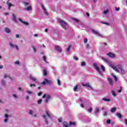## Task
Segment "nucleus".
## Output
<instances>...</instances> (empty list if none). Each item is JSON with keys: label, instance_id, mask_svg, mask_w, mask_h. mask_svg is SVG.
I'll list each match as a JSON object with an SVG mask.
<instances>
[{"label": "nucleus", "instance_id": "f3484780", "mask_svg": "<svg viewBox=\"0 0 127 127\" xmlns=\"http://www.w3.org/2000/svg\"><path fill=\"white\" fill-rule=\"evenodd\" d=\"M5 120L4 121V123H7V121H8V115H7V114H5Z\"/></svg>", "mask_w": 127, "mask_h": 127}, {"label": "nucleus", "instance_id": "cd10ccee", "mask_svg": "<svg viewBox=\"0 0 127 127\" xmlns=\"http://www.w3.org/2000/svg\"><path fill=\"white\" fill-rule=\"evenodd\" d=\"M112 77H113L115 81H117V76L113 74L111 75Z\"/></svg>", "mask_w": 127, "mask_h": 127}, {"label": "nucleus", "instance_id": "c756f323", "mask_svg": "<svg viewBox=\"0 0 127 127\" xmlns=\"http://www.w3.org/2000/svg\"><path fill=\"white\" fill-rule=\"evenodd\" d=\"M101 69L102 70V71L105 72V71L106 70L105 68V66L104 65H101Z\"/></svg>", "mask_w": 127, "mask_h": 127}, {"label": "nucleus", "instance_id": "b1692460", "mask_svg": "<svg viewBox=\"0 0 127 127\" xmlns=\"http://www.w3.org/2000/svg\"><path fill=\"white\" fill-rule=\"evenodd\" d=\"M11 6H14L13 4H11V3H8V9H10V7H11Z\"/></svg>", "mask_w": 127, "mask_h": 127}, {"label": "nucleus", "instance_id": "bb28decb", "mask_svg": "<svg viewBox=\"0 0 127 127\" xmlns=\"http://www.w3.org/2000/svg\"><path fill=\"white\" fill-rule=\"evenodd\" d=\"M116 111H117V109L116 108H113L111 110V113H115V112H116Z\"/></svg>", "mask_w": 127, "mask_h": 127}, {"label": "nucleus", "instance_id": "09e8293b", "mask_svg": "<svg viewBox=\"0 0 127 127\" xmlns=\"http://www.w3.org/2000/svg\"><path fill=\"white\" fill-rule=\"evenodd\" d=\"M107 124H111V120H108L107 121Z\"/></svg>", "mask_w": 127, "mask_h": 127}, {"label": "nucleus", "instance_id": "338daca9", "mask_svg": "<svg viewBox=\"0 0 127 127\" xmlns=\"http://www.w3.org/2000/svg\"><path fill=\"white\" fill-rule=\"evenodd\" d=\"M104 24H106V25H110V24H109V23H105Z\"/></svg>", "mask_w": 127, "mask_h": 127}, {"label": "nucleus", "instance_id": "de8ad7c7", "mask_svg": "<svg viewBox=\"0 0 127 127\" xmlns=\"http://www.w3.org/2000/svg\"><path fill=\"white\" fill-rule=\"evenodd\" d=\"M58 85H59V86H60V85H61L60 80H59V79L58 80Z\"/></svg>", "mask_w": 127, "mask_h": 127}, {"label": "nucleus", "instance_id": "a19ab883", "mask_svg": "<svg viewBox=\"0 0 127 127\" xmlns=\"http://www.w3.org/2000/svg\"><path fill=\"white\" fill-rule=\"evenodd\" d=\"M13 97L15 98V99H17V96L15 94H13Z\"/></svg>", "mask_w": 127, "mask_h": 127}, {"label": "nucleus", "instance_id": "864d4df0", "mask_svg": "<svg viewBox=\"0 0 127 127\" xmlns=\"http://www.w3.org/2000/svg\"><path fill=\"white\" fill-rule=\"evenodd\" d=\"M74 60H76V61H78V58H77V57H74Z\"/></svg>", "mask_w": 127, "mask_h": 127}, {"label": "nucleus", "instance_id": "58836bf2", "mask_svg": "<svg viewBox=\"0 0 127 127\" xmlns=\"http://www.w3.org/2000/svg\"><path fill=\"white\" fill-rule=\"evenodd\" d=\"M43 60L44 61H45V62H46V57L45 56L43 57Z\"/></svg>", "mask_w": 127, "mask_h": 127}, {"label": "nucleus", "instance_id": "13d9d810", "mask_svg": "<svg viewBox=\"0 0 127 127\" xmlns=\"http://www.w3.org/2000/svg\"><path fill=\"white\" fill-rule=\"evenodd\" d=\"M16 38H19V35H16Z\"/></svg>", "mask_w": 127, "mask_h": 127}, {"label": "nucleus", "instance_id": "4468645a", "mask_svg": "<svg viewBox=\"0 0 127 127\" xmlns=\"http://www.w3.org/2000/svg\"><path fill=\"white\" fill-rule=\"evenodd\" d=\"M107 55L109 57H110V58H115V54L112 53H109Z\"/></svg>", "mask_w": 127, "mask_h": 127}, {"label": "nucleus", "instance_id": "1a4fd4ad", "mask_svg": "<svg viewBox=\"0 0 127 127\" xmlns=\"http://www.w3.org/2000/svg\"><path fill=\"white\" fill-rule=\"evenodd\" d=\"M82 85L83 86V87H86V88H90L91 89H92L91 85H90V84L89 83H82Z\"/></svg>", "mask_w": 127, "mask_h": 127}, {"label": "nucleus", "instance_id": "680f3d73", "mask_svg": "<svg viewBox=\"0 0 127 127\" xmlns=\"http://www.w3.org/2000/svg\"><path fill=\"white\" fill-rule=\"evenodd\" d=\"M86 15H87V16H90V14L89 13H86Z\"/></svg>", "mask_w": 127, "mask_h": 127}, {"label": "nucleus", "instance_id": "a211bd4d", "mask_svg": "<svg viewBox=\"0 0 127 127\" xmlns=\"http://www.w3.org/2000/svg\"><path fill=\"white\" fill-rule=\"evenodd\" d=\"M108 81L109 83L110 84V85H111V86H113V80H112V79H111V78L108 77Z\"/></svg>", "mask_w": 127, "mask_h": 127}, {"label": "nucleus", "instance_id": "ea45409f", "mask_svg": "<svg viewBox=\"0 0 127 127\" xmlns=\"http://www.w3.org/2000/svg\"><path fill=\"white\" fill-rule=\"evenodd\" d=\"M29 114H30V115H32V114H33V111H32V110H30L29 111Z\"/></svg>", "mask_w": 127, "mask_h": 127}, {"label": "nucleus", "instance_id": "c85d7f7f", "mask_svg": "<svg viewBox=\"0 0 127 127\" xmlns=\"http://www.w3.org/2000/svg\"><path fill=\"white\" fill-rule=\"evenodd\" d=\"M99 111H100V110L99 109V108L97 107L95 108V113H99Z\"/></svg>", "mask_w": 127, "mask_h": 127}, {"label": "nucleus", "instance_id": "79ce46f5", "mask_svg": "<svg viewBox=\"0 0 127 127\" xmlns=\"http://www.w3.org/2000/svg\"><path fill=\"white\" fill-rule=\"evenodd\" d=\"M122 90H123V87H120V90L118 91V92L119 93H121Z\"/></svg>", "mask_w": 127, "mask_h": 127}, {"label": "nucleus", "instance_id": "8fccbe9b", "mask_svg": "<svg viewBox=\"0 0 127 127\" xmlns=\"http://www.w3.org/2000/svg\"><path fill=\"white\" fill-rule=\"evenodd\" d=\"M84 43H87L88 42V40L87 39H85L84 40Z\"/></svg>", "mask_w": 127, "mask_h": 127}, {"label": "nucleus", "instance_id": "20e7f679", "mask_svg": "<svg viewBox=\"0 0 127 127\" xmlns=\"http://www.w3.org/2000/svg\"><path fill=\"white\" fill-rule=\"evenodd\" d=\"M58 21L59 22H60V23H61L62 27H63V28H64V29H66V27L68 25L67 23L65 22L64 21L62 20V19H59L58 20Z\"/></svg>", "mask_w": 127, "mask_h": 127}, {"label": "nucleus", "instance_id": "7ed1b4c3", "mask_svg": "<svg viewBox=\"0 0 127 127\" xmlns=\"http://www.w3.org/2000/svg\"><path fill=\"white\" fill-rule=\"evenodd\" d=\"M93 66L94 68L96 70V71L99 73V74L101 76H103V73H102V71H101V70H100V67H99V66L98 65V64L96 63L93 64Z\"/></svg>", "mask_w": 127, "mask_h": 127}, {"label": "nucleus", "instance_id": "6e6552de", "mask_svg": "<svg viewBox=\"0 0 127 127\" xmlns=\"http://www.w3.org/2000/svg\"><path fill=\"white\" fill-rule=\"evenodd\" d=\"M92 32H93V33H94V34H96V35H97V36H99V37H103L104 36L102 34H101L99 31L94 30V29H92L91 30Z\"/></svg>", "mask_w": 127, "mask_h": 127}, {"label": "nucleus", "instance_id": "5fc2aeb1", "mask_svg": "<svg viewBox=\"0 0 127 127\" xmlns=\"http://www.w3.org/2000/svg\"><path fill=\"white\" fill-rule=\"evenodd\" d=\"M42 95V92H40L38 94V96H41Z\"/></svg>", "mask_w": 127, "mask_h": 127}, {"label": "nucleus", "instance_id": "6ab92c4d", "mask_svg": "<svg viewBox=\"0 0 127 127\" xmlns=\"http://www.w3.org/2000/svg\"><path fill=\"white\" fill-rule=\"evenodd\" d=\"M11 19H12V20H14L15 22H16V17L15 16V15H14V14H12Z\"/></svg>", "mask_w": 127, "mask_h": 127}, {"label": "nucleus", "instance_id": "473e14b6", "mask_svg": "<svg viewBox=\"0 0 127 127\" xmlns=\"http://www.w3.org/2000/svg\"><path fill=\"white\" fill-rule=\"evenodd\" d=\"M78 89V85L75 86L73 88V91L74 92H76L77 91V89Z\"/></svg>", "mask_w": 127, "mask_h": 127}, {"label": "nucleus", "instance_id": "052dcab7", "mask_svg": "<svg viewBox=\"0 0 127 127\" xmlns=\"http://www.w3.org/2000/svg\"><path fill=\"white\" fill-rule=\"evenodd\" d=\"M34 37H37V36H38V35H37V34H36L34 35Z\"/></svg>", "mask_w": 127, "mask_h": 127}, {"label": "nucleus", "instance_id": "c03bdc74", "mask_svg": "<svg viewBox=\"0 0 127 127\" xmlns=\"http://www.w3.org/2000/svg\"><path fill=\"white\" fill-rule=\"evenodd\" d=\"M32 47L34 52H36V49H35V47H34V46H32Z\"/></svg>", "mask_w": 127, "mask_h": 127}, {"label": "nucleus", "instance_id": "ddd939ff", "mask_svg": "<svg viewBox=\"0 0 127 127\" xmlns=\"http://www.w3.org/2000/svg\"><path fill=\"white\" fill-rule=\"evenodd\" d=\"M41 6L45 14H46V15H48V12H47L46 11V9H45V7H44V5H42Z\"/></svg>", "mask_w": 127, "mask_h": 127}, {"label": "nucleus", "instance_id": "a18cd8bd", "mask_svg": "<svg viewBox=\"0 0 127 127\" xmlns=\"http://www.w3.org/2000/svg\"><path fill=\"white\" fill-rule=\"evenodd\" d=\"M115 9L117 11H119V10H120V8L116 7Z\"/></svg>", "mask_w": 127, "mask_h": 127}, {"label": "nucleus", "instance_id": "c9c22d12", "mask_svg": "<svg viewBox=\"0 0 127 127\" xmlns=\"http://www.w3.org/2000/svg\"><path fill=\"white\" fill-rule=\"evenodd\" d=\"M108 12H109V10H106L104 11L103 14H107V13H108Z\"/></svg>", "mask_w": 127, "mask_h": 127}, {"label": "nucleus", "instance_id": "0eeeda50", "mask_svg": "<svg viewBox=\"0 0 127 127\" xmlns=\"http://www.w3.org/2000/svg\"><path fill=\"white\" fill-rule=\"evenodd\" d=\"M9 45L11 47V48L16 49V50H19V48L18 47V46L12 44V43H9Z\"/></svg>", "mask_w": 127, "mask_h": 127}, {"label": "nucleus", "instance_id": "4be33fe9", "mask_svg": "<svg viewBox=\"0 0 127 127\" xmlns=\"http://www.w3.org/2000/svg\"><path fill=\"white\" fill-rule=\"evenodd\" d=\"M116 116L118 117V118H119V119L122 118V114H121L119 113H116Z\"/></svg>", "mask_w": 127, "mask_h": 127}, {"label": "nucleus", "instance_id": "603ef678", "mask_svg": "<svg viewBox=\"0 0 127 127\" xmlns=\"http://www.w3.org/2000/svg\"><path fill=\"white\" fill-rule=\"evenodd\" d=\"M32 86H33V87H35V84H30V87H32Z\"/></svg>", "mask_w": 127, "mask_h": 127}, {"label": "nucleus", "instance_id": "39448f33", "mask_svg": "<svg viewBox=\"0 0 127 127\" xmlns=\"http://www.w3.org/2000/svg\"><path fill=\"white\" fill-rule=\"evenodd\" d=\"M46 98L45 102L46 103H48L50 100H51L52 98L50 95L48 94H45L43 96V98L44 99Z\"/></svg>", "mask_w": 127, "mask_h": 127}, {"label": "nucleus", "instance_id": "2eb2a0df", "mask_svg": "<svg viewBox=\"0 0 127 127\" xmlns=\"http://www.w3.org/2000/svg\"><path fill=\"white\" fill-rule=\"evenodd\" d=\"M3 77L4 79H6V78H9L11 80H12L11 78H10V76H9V74L7 73H5L4 74Z\"/></svg>", "mask_w": 127, "mask_h": 127}, {"label": "nucleus", "instance_id": "e433bc0d", "mask_svg": "<svg viewBox=\"0 0 127 127\" xmlns=\"http://www.w3.org/2000/svg\"><path fill=\"white\" fill-rule=\"evenodd\" d=\"M81 66H85L86 65V63H85V62H82L81 63Z\"/></svg>", "mask_w": 127, "mask_h": 127}, {"label": "nucleus", "instance_id": "72a5a7b5", "mask_svg": "<svg viewBox=\"0 0 127 127\" xmlns=\"http://www.w3.org/2000/svg\"><path fill=\"white\" fill-rule=\"evenodd\" d=\"M41 103H42V99H39L38 100V104L39 105H40V104H41Z\"/></svg>", "mask_w": 127, "mask_h": 127}, {"label": "nucleus", "instance_id": "a878e982", "mask_svg": "<svg viewBox=\"0 0 127 127\" xmlns=\"http://www.w3.org/2000/svg\"><path fill=\"white\" fill-rule=\"evenodd\" d=\"M26 92V93H27V94H28L29 95H32V94H33V92H32V91H29V90H27Z\"/></svg>", "mask_w": 127, "mask_h": 127}, {"label": "nucleus", "instance_id": "f257e3e1", "mask_svg": "<svg viewBox=\"0 0 127 127\" xmlns=\"http://www.w3.org/2000/svg\"><path fill=\"white\" fill-rule=\"evenodd\" d=\"M102 60H103V61H105L107 63H108L109 65L112 68L113 70H115L116 72H118V73H121L122 75H124V74L126 73V70L124 69L123 68V66L121 64H119L117 66L114 65L112 63L109 62L108 61V59L106 58H104L103 57L101 58Z\"/></svg>", "mask_w": 127, "mask_h": 127}, {"label": "nucleus", "instance_id": "393cba45", "mask_svg": "<svg viewBox=\"0 0 127 127\" xmlns=\"http://www.w3.org/2000/svg\"><path fill=\"white\" fill-rule=\"evenodd\" d=\"M1 84L2 86H5V81L3 79H2L1 80Z\"/></svg>", "mask_w": 127, "mask_h": 127}, {"label": "nucleus", "instance_id": "49530a36", "mask_svg": "<svg viewBox=\"0 0 127 127\" xmlns=\"http://www.w3.org/2000/svg\"><path fill=\"white\" fill-rule=\"evenodd\" d=\"M59 123L62 122V118H59L58 120Z\"/></svg>", "mask_w": 127, "mask_h": 127}, {"label": "nucleus", "instance_id": "7c9ffc66", "mask_svg": "<svg viewBox=\"0 0 127 127\" xmlns=\"http://www.w3.org/2000/svg\"><path fill=\"white\" fill-rule=\"evenodd\" d=\"M43 74L44 76H46L47 75V71H46V70L44 69Z\"/></svg>", "mask_w": 127, "mask_h": 127}, {"label": "nucleus", "instance_id": "dca6fc26", "mask_svg": "<svg viewBox=\"0 0 127 127\" xmlns=\"http://www.w3.org/2000/svg\"><path fill=\"white\" fill-rule=\"evenodd\" d=\"M18 20L19 21H20V22H22V23H23V24L25 25H28V23L27 22H24L21 19H18Z\"/></svg>", "mask_w": 127, "mask_h": 127}, {"label": "nucleus", "instance_id": "5701e85b", "mask_svg": "<svg viewBox=\"0 0 127 127\" xmlns=\"http://www.w3.org/2000/svg\"><path fill=\"white\" fill-rule=\"evenodd\" d=\"M26 10L30 11L32 10L31 6H29L25 8Z\"/></svg>", "mask_w": 127, "mask_h": 127}, {"label": "nucleus", "instance_id": "37998d69", "mask_svg": "<svg viewBox=\"0 0 127 127\" xmlns=\"http://www.w3.org/2000/svg\"><path fill=\"white\" fill-rule=\"evenodd\" d=\"M15 64H17V65L19 64V61H17L16 62H15Z\"/></svg>", "mask_w": 127, "mask_h": 127}, {"label": "nucleus", "instance_id": "69168bd1", "mask_svg": "<svg viewBox=\"0 0 127 127\" xmlns=\"http://www.w3.org/2000/svg\"><path fill=\"white\" fill-rule=\"evenodd\" d=\"M9 13L8 12L5 13V15H8Z\"/></svg>", "mask_w": 127, "mask_h": 127}, {"label": "nucleus", "instance_id": "774afa93", "mask_svg": "<svg viewBox=\"0 0 127 127\" xmlns=\"http://www.w3.org/2000/svg\"><path fill=\"white\" fill-rule=\"evenodd\" d=\"M45 31L46 32H47V31H48V29H46L45 30Z\"/></svg>", "mask_w": 127, "mask_h": 127}, {"label": "nucleus", "instance_id": "f03ea898", "mask_svg": "<svg viewBox=\"0 0 127 127\" xmlns=\"http://www.w3.org/2000/svg\"><path fill=\"white\" fill-rule=\"evenodd\" d=\"M44 122L46 123V125H48V120L51 119V117L50 116V112L48 110L46 111V115L44 114L42 116Z\"/></svg>", "mask_w": 127, "mask_h": 127}, {"label": "nucleus", "instance_id": "412c9836", "mask_svg": "<svg viewBox=\"0 0 127 127\" xmlns=\"http://www.w3.org/2000/svg\"><path fill=\"white\" fill-rule=\"evenodd\" d=\"M102 100L103 101H104V102H110V101H111L110 99H107L106 98H103Z\"/></svg>", "mask_w": 127, "mask_h": 127}, {"label": "nucleus", "instance_id": "9d476101", "mask_svg": "<svg viewBox=\"0 0 127 127\" xmlns=\"http://www.w3.org/2000/svg\"><path fill=\"white\" fill-rule=\"evenodd\" d=\"M30 78L31 80H32L33 81L35 82V83H38V81H37V78H35V77H34L32 75H31V76H30Z\"/></svg>", "mask_w": 127, "mask_h": 127}, {"label": "nucleus", "instance_id": "4c0bfd02", "mask_svg": "<svg viewBox=\"0 0 127 127\" xmlns=\"http://www.w3.org/2000/svg\"><path fill=\"white\" fill-rule=\"evenodd\" d=\"M70 48H71V46H69L68 48L66 49L67 52H69V51H70Z\"/></svg>", "mask_w": 127, "mask_h": 127}, {"label": "nucleus", "instance_id": "9b49d317", "mask_svg": "<svg viewBox=\"0 0 127 127\" xmlns=\"http://www.w3.org/2000/svg\"><path fill=\"white\" fill-rule=\"evenodd\" d=\"M50 80L45 79V81L42 82V85H45L46 84H50Z\"/></svg>", "mask_w": 127, "mask_h": 127}, {"label": "nucleus", "instance_id": "bf43d9fd", "mask_svg": "<svg viewBox=\"0 0 127 127\" xmlns=\"http://www.w3.org/2000/svg\"><path fill=\"white\" fill-rule=\"evenodd\" d=\"M26 100L29 99V96H27L26 97Z\"/></svg>", "mask_w": 127, "mask_h": 127}, {"label": "nucleus", "instance_id": "f704fd0d", "mask_svg": "<svg viewBox=\"0 0 127 127\" xmlns=\"http://www.w3.org/2000/svg\"><path fill=\"white\" fill-rule=\"evenodd\" d=\"M112 94L113 97H116V92L114 91H112Z\"/></svg>", "mask_w": 127, "mask_h": 127}, {"label": "nucleus", "instance_id": "f8f14e48", "mask_svg": "<svg viewBox=\"0 0 127 127\" xmlns=\"http://www.w3.org/2000/svg\"><path fill=\"white\" fill-rule=\"evenodd\" d=\"M55 48L56 50H57L58 52H59V53L62 52V50H61V48H60L59 46H56Z\"/></svg>", "mask_w": 127, "mask_h": 127}, {"label": "nucleus", "instance_id": "423d86ee", "mask_svg": "<svg viewBox=\"0 0 127 127\" xmlns=\"http://www.w3.org/2000/svg\"><path fill=\"white\" fill-rule=\"evenodd\" d=\"M75 125H76V123L74 122H70L69 125H68V124L66 123V122L63 123V126L64 127H70V126H75Z\"/></svg>", "mask_w": 127, "mask_h": 127}, {"label": "nucleus", "instance_id": "e2e57ef3", "mask_svg": "<svg viewBox=\"0 0 127 127\" xmlns=\"http://www.w3.org/2000/svg\"><path fill=\"white\" fill-rule=\"evenodd\" d=\"M2 68H3V66L0 65V69H2Z\"/></svg>", "mask_w": 127, "mask_h": 127}, {"label": "nucleus", "instance_id": "6e6d98bb", "mask_svg": "<svg viewBox=\"0 0 127 127\" xmlns=\"http://www.w3.org/2000/svg\"><path fill=\"white\" fill-rule=\"evenodd\" d=\"M24 4L25 5H28V3H27V2H24Z\"/></svg>", "mask_w": 127, "mask_h": 127}, {"label": "nucleus", "instance_id": "2f4dec72", "mask_svg": "<svg viewBox=\"0 0 127 127\" xmlns=\"http://www.w3.org/2000/svg\"><path fill=\"white\" fill-rule=\"evenodd\" d=\"M92 111H93V108H92L91 107L89 108L88 109V113H91Z\"/></svg>", "mask_w": 127, "mask_h": 127}, {"label": "nucleus", "instance_id": "3c124183", "mask_svg": "<svg viewBox=\"0 0 127 127\" xmlns=\"http://www.w3.org/2000/svg\"><path fill=\"white\" fill-rule=\"evenodd\" d=\"M107 112H104V113H103V116H107Z\"/></svg>", "mask_w": 127, "mask_h": 127}, {"label": "nucleus", "instance_id": "aec40b11", "mask_svg": "<svg viewBox=\"0 0 127 127\" xmlns=\"http://www.w3.org/2000/svg\"><path fill=\"white\" fill-rule=\"evenodd\" d=\"M4 30L6 33H9L10 32V30L8 28H5Z\"/></svg>", "mask_w": 127, "mask_h": 127}, {"label": "nucleus", "instance_id": "0e129e2a", "mask_svg": "<svg viewBox=\"0 0 127 127\" xmlns=\"http://www.w3.org/2000/svg\"><path fill=\"white\" fill-rule=\"evenodd\" d=\"M80 107H81V108H83V107H84V105H83V104H80Z\"/></svg>", "mask_w": 127, "mask_h": 127}, {"label": "nucleus", "instance_id": "4d7b16f0", "mask_svg": "<svg viewBox=\"0 0 127 127\" xmlns=\"http://www.w3.org/2000/svg\"><path fill=\"white\" fill-rule=\"evenodd\" d=\"M73 20L74 21H76V22H78L79 21L78 20V19H73Z\"/></svg>", "mask_w": 127, "mask_h": 127}]
</instances>
